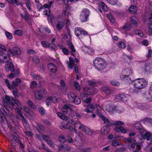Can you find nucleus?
Listing matches in <instances>:
<instances>
[{"label":"nucleus","mask_w":152,"mask_h":152,"mask_svg":"<svg viewBox=\"0 0 152 152\" xmlns=\"http://www.w3.org/2000/svg\"><path fill=\"white\" fill-rule=\"evenodd\" d=\"M125 150V149L124 148H120L115 150L116 152H124Z\"/></svg>","instance_id":"obj_58"},{"label":"nucleus","mask_w":152,"mask_h":152,"mask_svg":"<svg viewBox=\"0 0 152 152\" xmlns=\"http://www.w3.org/2000/svg\"><path fill=\"white\" fill-rule=\"evenodd\" d=\"M88 94L85 93H81L80 94V97L83 99L86 97H88Z\"/></svg>","instance_id":"obj_50"},{"label":"nucleus","mask_w":152,"mask_h":152,"mask_svg":"<svg viewBox=\"0 0 152 152\" xmlns=\"http://www.w3.org/2000/svg\"><path fill=\"white\" fill-rule=\"evenodd\" d=\"M85 130L84 131V132L88 135H91L93 133L92 131L88 127H87Z\"/></svg>","instance_id":"obj_32"},{"label":"nucleus","mask_w":152,"mask_h":152,"mask_svg":"<svg viewBox=\"0 0 152 152\" xmlns=\"http://www.w3.org/2000/svg\"><path fill=\"white\" fill-rule=\"evenodd\" d=\"M68 105L66 104H65L62 108V111L64 114H66L68 112Z\"/></svg>","instance_id":"obj_26"},{"label":"nucleus","mask_w":152,"mask_h":152,"mask_svg":"<svg viewBox=\"0 0 152 152\" xmlns=\"http://www.w3.org/2000/svg\"><path fill=\"white\" fill-rule=\"evenodd\" d=\"M75 30L76 35L77 36H78L80 35V32L81 31L77 27L75 28Z\"/></svg>","instance_id":"obj_51"},{"label":"nucleus","mask_w":152,"mask_h":152,"mask_svg":"<svg viewBox=\"0 0 152 152\" xmlns=\"http://www.w3.org/2000/svg\"><path fill=\"white\" fill-rule=\"evenodd\" d=\"M20 16L22 18H23L26 21H28L30 19V15L28 13L25 12L23 15L21 14Z\"/></svg>","instance_id":"obj_19"},{"label":"nucleus","mask_w":152,"mask_h":152,"mask_svg":"<svg viewBox=\"0 0 152 152\" xmlns=\"http://www.w3.org/2000/svg\"><path fill=\"white\" fill-rule=\"evenodd\" d=\"M107 1L110 4L115 5L117 2V0H107Z\"/></svg>","instance_id":"obj_47"},{"label":"nucleus","mask_w":152,"mask_h":152,"mask_svg":"<svg viewBox=\"0 0 152 152\" xmlns=\"http://www.w3.org/2000/svg\"><path fill=\"white\" fill-rule=\"evenodd\" d=\"M125 140L126 142L130 143H135L136 142V141L134 139L130 137H128L127 138H126Z\"/></svg>","instance_id":"obj_29"},{"label":"nucleus","mask_w":152,"mask_h":152,"mask_svg":"<svg viewBox=\"0 0 152 152\" xmlns=\"http://www.w3.org/2000/svg\"><path fill=\"white\" fill-rule=\"evenodd\" d=\"M67 140L69 142L71 143H73L74 140L72 139V138L70 137H67Z\"/></svg>","instance_id":"obj_63"},{"label":"nucleus","mask_w":152,"mask_h":152,"mask_svg":"<svg viewBox=\"0 0 152 152\" xmlns=\"http://www.w3.org/2000/svg\"><path fill=\"white\" fill-rule=\"evenodd\" d=\"M115 130L118 132H121L122 133H125L126 132V130L122 126H115Z\"/></svg>","instance_id":"obj_15"},{"label":"nucleus","mask_w":152,"mask_h":152,"mask_svg":"<svg viewBox=\"0 0 152 152\" xmlns=\"http://www.w3.org/2000/svg\"><path fill=\"white\" fill-rule=\"evenodd\" d=\"M64 22L60 20H58L56 25V28L59 30H61L64 26Z\"/></svg>","instance_id":"obj_17"},{"label":"nucleus","mask_w":152,"mask_h":152,"mask_svg":"<svg viewBox=\"0 0 152 152\" xmlns=\"http://www.w3.org/2000/svg\"><path fill=\"white\" fill-rule=\"evenodd\" d=\"M74 99L75 100L73 102H74L76 104H79L81 102V100L80 98L76 96Z\"/></svg>","instance_id":"obj_35"},{"label":"nucleus","mask_w":152,"mask_h":152,"mask_svg":"<svg viewBox=\"0 0 152 152\" xmlns=\"http://www.w3.org/2000/svg\"><path fill=\"white\" fill-rule=\"evenodd\" d=\"M45 92L46 91L45 89H41L39 91L35 92V96L37 99H41L43 95L45 94Z\"/></svg>","instance_id":"obj_6"},{"label":"nucleus","mask_w":152,"mask_h":152,"mask_svg":"<svg viewBox=\"0 0 152 152\" xmlns=\"http://www.w3.org/2000/svg\"><path fill=\"white\" fill-rule=\"evenodd\" d=\"M25 133L28 136H29L31 138L32 137H33V134L32 132L31 131H26L25 132Z\"/></svg>","instance_id":"obj_54"},{"label":"nucleus","mask_w":152,"mask_h":152,"mask_svg":"<svg viewBox=\"0 0 152 152\" xmlns=\"http://www.w3.org/2000/svg\"><path fill=\"white\" fill-rule=\"evenodd\" d=\"M13 101H15V104H16L19 107H20V106H21V104L20 102L18 101V100H15V99H13Z\"/></svg>","instance_id":"obj_60"},{"label":"nucleus","mask_w":152,"mask_h":152,"mask_svg":"<svg viewBox=\"0 0 152 152\" xmlns=\"http://www.w3.org/2000/svg\"><path fill=\"white\" fill-rule=\"evenodd\" d=\"M107 16L112 23H113L115 22V18L111 14L108 13L107 15Z\"/></svg>","instance_id":"obj_30"},{"label":"nucleus","mask_w":152,"mask_h":152,"mask_svg":"<svg viewBox=\"0 0 152 152\" xmlns=\"http://www.w3.org/2000/svg\"><path fill=\"white\" fill-rule=\"evenodd\" d=\"M87 108L90 109H92L93 110L95 108L94 106L92 104H90L88 105Z\"/></svg>","instance_id":"obj_64"},{"label":"nucleus","mask_w":152,"mask_h":152,"mask_svg":"<svg viewBox=\"0 0 152 152\" xmlns=\"http://www.w3.org/2000/svg\"><path fill=\"white\" fill-rule=\"evenodd\" d=\"M33 61L37 64H38L40 60L38 57L36 56H34L33 58Z\"/></svg>","instance_id":"obj_43"},{"label":"nucleus","mask_w":152,"mask_h":152,"mask_svg":"<svg viewBox=\"0 0 152 152\" xmlns=\"http://www.w3.org/2000/svg\"><path fill=\"white\" fill-rule=\"evenodd\" d=\"M8 127L10 128V130L14 134H17L15 130V128L11 125L10 124L8 126Z\"/></svg>","instance_id":"obj_44"},{"label":"nucleus","mask_w":152,"mask_h":152,"mask_svg":"<svg viewBox=\"0 0 152 152\" xmlns=\"http://www.w3.org/2000/svg\"><path fill=\"white\" fill-rule=\"evenodd\" d=\"M96 114L99 116L101 118V115H103L101 114V109L100 106L98 105L96 106Z\"/></svg>","instance_id":"obj_21"},{"label":"nucleus","mask_w":152,"mask_h":152,"mask_svg":"<svg viewBox=\"0 0 152 152\" xmlns=\"http://www.w3.org/2000/svg\"><path fill=\"white\" fill-rule=\"evenodd\" d=\"M49 43L45 41H42L41 42L42 45L44 47H48Z\"/></svg>","instance_id":"obj_61"},{"label":"nucleus","mask_w":152,"mask_h":152,"mask_svg":"<svg viewBox=\"0 0 152 152\" xmlns=\"http://www.w3.org/2000/svg\"><path fill=\"white\" fill-rule=\"evenodd\" d=\"M111 83L112 85L114 86H118L119 85V83L118 82L115 81H112L111 82Z\"/></svg>","instance_id":"obj_59"},{"label":"nucleus","mask_w":152,"mask_h":152,"mask_svg":"<svg viewBox=\"0 0 152 152\" xmlns=\"http://www.w3.org/2000/svg\"><path fill=\"white\" fill-rule=\"evenodd\" d=\"M118 45L120 48H125V44L123 42H119Z\"/></svg>","instance_id":"obj_46"},{"label":"nucleus","mask_w":152,"mask_h":152,"mask_svg":"<svg viewBox=\"0 0 152 152\" xmlns=\"http://www.w3.org/2000/svg\"><path fill=\"white\" fill-rule=\"evenodd\" d=\"M40 114L43 115L45 114V110L44 108L42 107H40L38 108Z\"/></svg>","instance_id":"obj_39"},{"label":"nucleus","mask_w":152,"mask_h":152,"mask_svg":"<svg viewBox=\"0 0 152 152\" xmlns=\"http://www.w3.org/2000/svg\"><path fill=\"white\" fill-rule=\"evenodd\" d=\"M23 108L24 111L26 113L30 115H33V112L32 111L30 110L26 106H24Z\"/></svg>","instance_id":"obj_25"},{"label":"nucleus","mask_w":152,"mask_h":152,"mask_svg":"<svg viewBox=\"0 0 152 152\" xmlns=\"http://www.w3.org/2000/svg\"><path fill=\"white\" fill-rule=\"evenodd\" d=\"M13 52L10 48L8 50V52L12 54L13 56H15V55H20L21 54L20 49L18 47H15L13 48Z\"/></svg>","instance_id":"obj_7"},{"label":"nucleus","mask_w":152,"mask_h":152,"mask_svg":"<svg viewBox=\"0 0 152 152\" xmlns=\"http://www.w3.org/2000/svg\"><path fill=\"white\" fill-rule=\"evenodd\" d=\"M53 99L52 98H48V99H46V102L47 105L48 106L50 103L51 102H53L54 103H55V102L54 101H53Z\"/></svg>","instance_id":"obj_37"},{"label":"nucleus","mask_w":152,"mask_h":152,"mask_svg":"<svg viewBox=\"0 0 152 152\" xmlns=\"http://www.w3.org/2000/svg\"><path fill=\"white\" fill-rule=\"evenodd\" d=\"M7 111L4 110V108L1 109L0 110V112L4 116V117L5 119L7 120L6 119L7 116L8 115L9 112L8 110H7Z\"/></svg>","instance_id":"obj_18"},{"label":"nucleus","mask_w":152,"mask_h":152,"mask_svg":"<svg viewBox=\"0 0 152 152\" xmlns=\"http://www.w3.org/2000/svg\"><path fill=\"white\" fill-rule=\"evenodd\" d=\"M48 19L50 20V22L52 24L53 23V20L54 19V17L53 15L50 12V11L49 12L48 15Z\"/></svg>","instance_id":"obj_23"},{"label":"nucleus","mask_w":152,"mask_h":152,"mask_svg":"<svg viewBox=\"0 0 152 152\" xmlns=\"http://www.w3.org/2000/svg\"><path fill=\"white\" fill-rule=\"evenodd\" d=\"M94 64L95 67L99 70H103L107 65L106 61L100 58H97L95 59L94 61Z\"/></svg>","instance_id":"obj_1"},{"label":"nucleus","mask_w":152,"mask_h":152,"mask_svg":"<svg viewBox=\"0 0 152 152\" xmlns=\"http://www.w3.org/2000/svg\"><path fill=\"white\" fill-rule=\"evenodd\" d=\"M124 123L122 121H117L113 123V124L114 126H118L119 125H124Z\"/></svg>","instance_id":"obj_41"},{"label":"nucleus","mask_w":152,"mask_h":152,"mask_svg":"<svg viewBox=\"0 0 152 152\" xmlns=\"http://www.w3.org/2000/svg\"><path fill=\"white\" fill-rule=\"evenodd\" d=\"M48 47H50L54 50L56 48V45L53 43H49Z\"/></svg>","instance_id":"obj_42"},{"label":"nucleus","mask_w":152,"mask_h":152,"mask_svg":"<svg viewBox=\"0 0 152 152\" xmlns=\"http://www.w3.org/2000/svg\"><path fill=\"white\" fill-rule=\"evenodd\" d=\"M62 51L64 53L65 55H68L69 54L68 50L66 48H62Z\"/></svg>","instance_id":"obj_52"},{"label":"nucleus","mask_w":152,"mask_h":152,"mask_svg":"<svg viewBox=\"0 0 152 152\" xmlns=\"http://www.w3.org/2000/svg\"><path fill=\"white\" fill-rule=\"evenodd\" d=\"M131 23L132 24V26L133 28L136 27L137 24V20L136 17H132L131 18Z\"/></svg>","instance_id":"obj_16"},{"label":"nucleus","mask_w":152,"mask_h":152,"mask_svg":"<svg viewBox=\"0 0 152 152\" xmlns=\"http://www.w3.org/2000/svg\"><path fill=\"white\" fill-rule=\"evenodd\" d=\"M147 26L148 28V31L149 35L152 34V23H149L147 24Z\"/></svg>","instance_id":"obj_27"},{"label":"nucleus","mask_w":152,"mask_h":152,"mask_svg":"<svg viewBox=\"0 0 152 152\" xmlns=\"http://www.w3.org/2000/svg\"><path fill=\"white\" fill-rule=\"evenodd\" d=\"M102 90L107 94H109L110 93V91L107 87H103L102 88Z\"/></svg>","instance_id":"obj_34"},{"label":"nucleus","mask_w":152,"mask_h":152,"mask_svg":"<svg viewBox=\"0 0 152 152\" xmlns=\"http://www.w3.org/2000/svg\"><path fill=\"white\" fill-rule=\"evenodd\" d=\"M110 130L109 126H103L102 129L101 134L103 135H106L109 133Z\"/></svg>","instance_id":"obj_11"},{"label":"nucleus","mask_w":152,"mask_h":152,"mask_svg":"<svg viewBox=\"0 0 152 152\" xmlns=\"http://www.w3.org/2000/svg\"><path fill=\"white\" fill-rule=\"evenodd\" d=\"M137 9L136 7L134 5L131 6L129 9V10L131 13L134 14L137 11Z\"/></svg>","instance_id":"obj_20"},{"label":"nucleus","mask_w":152,"mask_h":152,"mask_svg":"<svg viewBox=\"0 0 152 152\" xmlns=\"http://www.w3.org/2000/svg\"><path fill=\"white\" fill-rule=\"evenodd\" d=\"M89 15V11L87 9L82 11L80 15V19L82 22H86Z\"/></svg>","instance_id":"obj_4"},{"label":"nucleus","mask_w":152,"mask_h":152,"mask_svg":"<svg viewBox=\"0 0 152 152\" xmlns=\"http://www.w3.org/2000/svg\"><path fill=\"white\" fill-rule=\"evenodd\" d=\"M106 109L109 112H111L117 110L118 109L116 106H113L108 104L106 106Z\"/></svg>","instance_id":"obj_10"},{"label":"nucleus","mask_w":152,"mask_h":152,"mask_svg":"<svg viewBox=\"0 0 152 152\" xmlns=\"http://www.w3.org/2000/svg\"><path fill=\"white\" fill-rule=\"evenodd\" d=\"M62 125L64 129H69L70 130H72L73 129V127L72 126H71L68 123H66L65 124H64L63 125L62 124Z\"/></svg>","instance_id":"obj_28"},{"label":"nucleus","mask_w":152,"mask_h":152,"mask_svg":"<svg viewBox=\"0 0 152 152\" xmlns=\"http://www.w3.org/2000/svg\"><path fill=\"white\" fill-rule=\"evenodd\" d=\"M88 83L89 85L92 86H95L96 85V82L93 80H88Z\"/></svg>","instance_id":"obj_40"},{"label":"nucleus","mask_w":152,"mask_h":152,"mask_svg":"<svg viewBox=\"0 0 152 152\" xmlns=\"http://www.w3.org/2000/svg\"><path fill=\"white\" fill-rule=\"evenodd\" d=\"M74 61H72L69 62V63L68 64V66L69 68L70 69H72L74 66Z\"/></svg>","instance_id":"obj_56"},{"label":"nucleus","mask_w":152,"mask_h":152,"mask_svg":"<svg viewBox=\"0 0 152 152\" xmlns=\"http://www.w3.org/2000/svg\"><path fill=\"white\" fill-rule=\"evenodd\" d=\"M74 86L76 89L79 90L80 89V87L79 83L77 82H75L74 83Z\"/></svg>","instance_id":"obj_53"},{"label":"nucleus","mask_w":152,"mask_h":152,"mask_svg":"<svg viewBox=\"0 0 152 152\" xmlns=\"http://www.w3.org/2000/svg\"><path fill=\"white\" fill-rule=\"evenodd\" d=\"M81 124L79 122H76L74 124V128H78V129H79L80 128V126L81 125Z\"/></svg>","instance_id":"obj_38"},{"label":"nucleus","mask_w":152,"mask_h":152,"mask_svg":"<svg viewBox=\"0 0 152 152\" xmlns=\"http://www.w3.org/2000/svg\"><path fill=\"white\" fill-rule=\"evenodd\" d=\"M123 28L125 30H129L131 28V27L129 25H125L123 27Z\"/></svg>","instance_id":"obj_55"},{"label":"nucleus","mask_w":152,"mask_h":152,"mask_svg":"<svg viewBox=\"0 0 152 152\" xmlns=\"http://www.w3.org/2000/svg\"><path fill=\"white\" fill-rule=\"evenodd\" d=\"M80 127V128L79 129L81 130L83 132H84V131L85 130H86V128L87 127L86 126L82 124H81Z\"/></svg>","instance_id":"obj_57"},{"label":"nucleus","mask_w":152,"mask_h":152,"mask_svg":"<svg viewBox=\"0 0 152 152\" xmlns=\"http://www.w3.org/2000/svg\"><path fill=\"white\" fill-rule=\"evenodd\" d=\"M5 34L7 37L10 39H11L12 38V36L11 33L7 31L5 32Z\"/></svg>","instance_id":"obj_36"},{"label":"nucleus","mask_w":152,"mask_h":152,"mask_svg":"<svg viewBox=\"0 0 152 152\" xmlns=\"http://www.w3.org/2000/svg\"><path fill=\"white\" fill-rule=\"evenodd\" d=\"M3 53L1 51H0V61L3 63H4L5 61L3 59Z\"/></svg>","instance_id":"obj_48"},{"label":"nucleus","mask_w":152,"mask_h":152,"mask_svg":"<svg viewBox=\"0 0 152 152\" xmlns=\"http://www.w3.org/2000/svg\"><path fill=\"white\" fill-rule=\"evenodd\" d=\"M151 134L149 132H146L144 134H141V137L143 139H146L147 141H152Z\"/></svg>","instance_id":"obj_8"},{"label":"nucleus","mask_w":152,"mask_h":152,"mask_svg":"<svg viewBox=\"0 0 152 152\" xmlns=\"http://www.w3.org/2000/svg\"><path fill=\"white\" fill-rule=\"evenodd\" d=\"M134 87L140 89L144 88L146 85V81L143 78H138L134 80V82H132Z\"/></svg>","instance_id":"obj_2"},{"label":"nucleus","mask_w":152,"mask_h":152,"mask_svg":"<svg viewBox=\"0 0 152 152\" xmlns=\"http://www.w3.org/2000/svg\"><path fill=\"white\" fill-rule=\"evenodd\" d=\"M111 145L113 146H117L119 145L118 140L117 139H113L112 141Z\"/></svg>","instance_id":"obj_31"},{"label":"nucleus","mask_w":152,"mask_h":152,"mask_svg":"<svg viewBox=\"0 0 152 152\" xmlns=\"http://www.w3.org/2000/svg\"><path fill=\"white\" fill-rule=\"evenodd\" d=\"M99 5L101 6L102 10L104 12H106L107 10V8L106 5L103 2L101 1L99 3Z\"/></svg>","instance_id":"obj_24"},{"label":"nucleus","mask_w":152,"mask_h":152,"mask_svg":"<svg viewBox=\"0 0 152 152\" xmlns=\"http://www.w3.org/2000/svg\"><path fill=\"white\" fill-rule=\"evenodd\" d=\"M76 96L75 94L72 92H70L68 94V98L69 101L71 103H73L74 99Z\"/></svg>","instance_id":"obj_12"},{"label":"nucleus","mask_w":152,"mask_h":152,"mask_svg":"<svg viewBox=\"0 0 152 152\" xmlns=\"http://www.w3.org/2000/svg\"><path fill=\"white\" fill-rule=\"evenodd\" d=\"M14 34L19 36H22L23 35L22 31L20 30H16L14 31Z\"/></svg>","instance_id":"obj_45"},{"label":"nucleus","mask_w":152,"mask_h":152,"mask_svg":"<svg viewBox=\"0 0 152 152\" xmlns=\"http://www.w3.org/2000/svg\"><path fill=\"white\" fill-rule=\"evenodd\" d=\"M58 140L61 142L62 143L65 142L66 141V138L62 136H59L58 137Z\"/></svg>","instance_id":"obj_33"},{"label":"nucleus","mask_w":152,"mask_h":152,"mask_svg":"<svg viewBox=\"0 0 152 152\" xmlns=\"http://www.w3.org/2000/svg\"><path fill=\"white\" fill-rule=\"evenodd\" d=\"M101 118L104 121V123L106 124V126L110 127L112 125V123L107 118H106L104 115H101Z\"/></svg>","instance_id":"obj_13"},{"label":"nucleus","mask_w":152,"mask_h":152,"mask_svg":"<svg viewBox=\"0 0 152 152\" xmlns=\"http://www.w3.org/2000/svg\"><path fill=\"white\" fill-rule=\"evenodd\" d=\"M48 67L49 70L51 72L53 73L56 72V67L55 64L52 63H50L48 65Z\"/></svg>","instance_id":"obj_14"},{"label":"nucleus","mask_w":152,"mask_h":152,"mask_svg":"<svg viewBox=\"0 0 152 152\" xmlns=\"http://www.w3.org/2000/svg\"><path fill=\"white\" fill-rule=\"evenodd\" d=\"M37 85V83L35 81H33L31 83V88H34Z\"/></svg>","instance_id":"obj_49"},{"label":"nucleus","mask_w":152,"mask_h":152,"mask_svg":"<svg viewBox=\"0 0 152 152\" xmlns=\"http://www.w3.org/2000/svg\"><path fill=\"white\" fill-rule=\"evenodd\" d=\"M67 45H68L69 47L71 50V51L74 53L76 52V50L74 47V45L72 43L69 41H68L67 43Z\"/></svg>","instance_id":"obj_22"},{"label":"nucleus","mask_w":152,"mask_h":152,"mask_svg":"<svg viewBox=\"0 0 152 152\" xmlns=\"http://www.w3.org/2000/svg\"><path fill=\"white\" fill-rule=\"evenodd\" d=\"M5 62L6 64L5 65V69L6 70L7 72L10 71L12 72H13L15 75H18L19 72L18 70H15L14 66L12 62H10V64H9V61L7 60L5 61Z\"/></svg>","instance_id":"obj_3"},{"label":"nucleus","mask_w":152,"mask_h":152,"mask_svg":"<svg viewBox=\"0 0 152 152\" xmlns=\"http://www.w3.org/2000/svg\"><path fill=\"white\" fill-rule=\"evenodd\" d=\"M92 100L91 98H87L85 100V102L86 103L88 104L90 103Z\"/></svg>","instance_id":"obj_62"},{"label":"nucleus","mask_w":152,"mask_h":152,"mask_svg":"<svg viewBox=\"0 0 152 152\" xmlns=\"http://www.w3.org/2000/svg\"><path fill=\"white\" fill-rule=\"evenodd\" d=\"M5 82L8 88L10 89H12L13 90L12 92L15 97L16 98L18 97V91L16 87H14L13 86H11L8 80L7 79L5 80Z\"/></svg>","instance_id":"obj_5"},{"label":"nucleus","mask_w":152,"mask_h":152,"mask_svg":"<svg viewBox=\"0 0 152 152\" xmlns=\"http://www.w3.org/2000/svg\"><path fill=\"white\" fill-rule=\"evenodd\" d=\"M127 96V95L125 94H119L116 96L115 99L117 100H121L124 102L128 100Z\"/></svg>","instance_id":"obj_9"}]
</instances>
